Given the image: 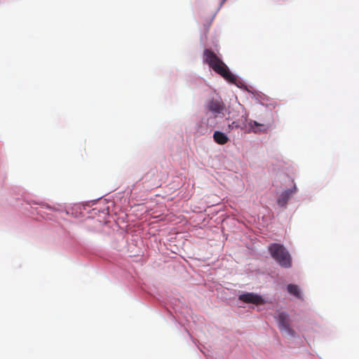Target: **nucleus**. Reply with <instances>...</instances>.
<instances>
[{"mask_svg":"<svg viewBox=\"0 0 359 359\" xmlns=\"http://www.w3.org/2000/svg\"><path fill=\"white\" fill-rule=\"evenodd\" d=\"M215 13H211L207 18L205 16V14L203 13H201V18L204 27L205 32H208L209 30V28L211 26V24L215 18Z\"/></svg>","mask_w":359,"mask_h":359,"instance_id":"obj_9","label":"nucleus"},{"mask_svg":"<svg viewBox=\"0 0 359 359\" xmlns=\"http://www.w3.org/2000/svg\"><path fill=\"white\" fill-rule=\"evenodd\" d=\"M296 190L297 188L294 186L293 189H287L283 191L278 198V204L280 206L285 205L291 196L296 191Z\"/></svg>","mask_w":359,"mask_h":359,"instance_id":"obj_7","label":"nucleus"},{"mask_svg":"<svg viewBox=\"0 0 359 359\" xmlns=\"http://www.w3.org/2000/svg\"><path fill=\"white\" fill-rule=\"evenodd\" d=\"M269 252L281 267L288 269L292 266L291 255L283 245L272 243L269 246Z\"/></svg>","mask_w":359,"mask_h":359,"instance_id":"obj_2","label":"nucleus"},{"mask_svg":"<svg viewBox=\"0 0 359 359\" xmlns=\"http://www.w3.org/2000/svg\"><path fill=\"white\" fill-rule=\"evenodd\" d=\"M287 291L290 294H293L296 297L301 298V293L297 285L289 284L287 285Z\"/></svg>","mask_w":359,"mask_h":359,"instance_id":"obj_10","label":"nucleus"},{"mask_svg":"<svg viewBox=\"0 0 359 359\" xmlns=\"http://www.w3.org/2000/svg\"><path fill=\"white\" fill-rule=\"evenodd\" d=\"M226 0H222V1L221 2V5Z\"/></svg>","mask_w":359,"mask_h":359,"instance_id":"obj_12","label":"nucleus"},{"mask_svg":"<svg viewBox=\"0 0 359 359\" xmlns=\"http://www.w3.org/2000/svg\"><path fill=\"white\" fill-rule=\"evenodd\" d=\"M240 127L239 123L237 121H233L231 124L228 125V131H230L234 128H238Z\"/></svg>","mask_w":359,"mask_h":359,"instance_id":"obj_11","label":"nucleus"},{"mask_svg":"<svg viewBox=\"0 0 359 359\" xmlns=\"http://www.w3.org/2000/svg\"><path fill=\"white\" fill-rule=\"evenodd\" d=\"M246 123L244 124V128L248 132H253L255 133H260L266 132L269 128L270 125L267 123H260L256 121L249 120L245 118Z\"/></svg>","mask_w":359,"mask_h":359,"instance_id":"obj_5","label":"nucleus"},{"mask_svg":"<svg viewBox=\"0 0 359 359\" xmlns=\"http://www.w3.org/2000/svg\"><path fill=\"white\" fill-rule=\"evenodd\" d=\"M203 60L218 74L231 83H236V77L229 69L226 65L210 49L203 51Z\"/></svg>","mask_w":359,"mask_h":359,"instance_id":"obj_1","label":"nucleus"},{"mask_svg":"<svg viewBox=\"0 0 359 359\" xmlns=\"http://www.w3.org/2000/svg\"><path fill=\"white\" fill-rule=\"evenodd\" d=\"M238 299L248 304H253L255 305H262L265 304V300L262 296L253 292H246L239 295Z\"/></svg>","mask_w":359,"mask_h":359,"instance_id":"obj_6","label":"nucleus"},{"mask_svg":"<svg viewBox=\"0 0 359 359\" xmlns=\"http://www.w3.org/2000/svg\"><path fill=\"white\" fill-rule=\"evenodd\" d=\"M275 318L278 321V328L281 332H284L291 337L296 335L295 331L290 327L289 316L287 313L284 311L279 312Z\"/></svg>","mask_w":359,"mask_h":359,"instance_id":"obj_3","label":"nucleus"},{"mask_svg":"<svg viewBox=\"0 0 359 359\" xmlns=\"http://www.w3.org/2000/svg\"><path fill=\"white\" fill-rule=\"evenodd\" d=\"M214 141L218 144H226L229 139L226 134L220 131H215L213 134Z\"/></svg>","mask_w":359,"mask_h":359,"instance_id":"obj_8","label":"nucleus"},{"mask_svg":"<svg viewBox=\"0 0 359 359\" xmlns=\"http://www.w3.org/2000/svg\"><path fill=\"white\" fill-rule=\"evenodd\" d=\"M206 108L217 117L219 114H223L225 109V104L221 98H212L207 102Z\"/></svg>","mask_w":359,"mask_h":359,"instance_id":"obj_4","label":"nucleus"}]
</instances>
